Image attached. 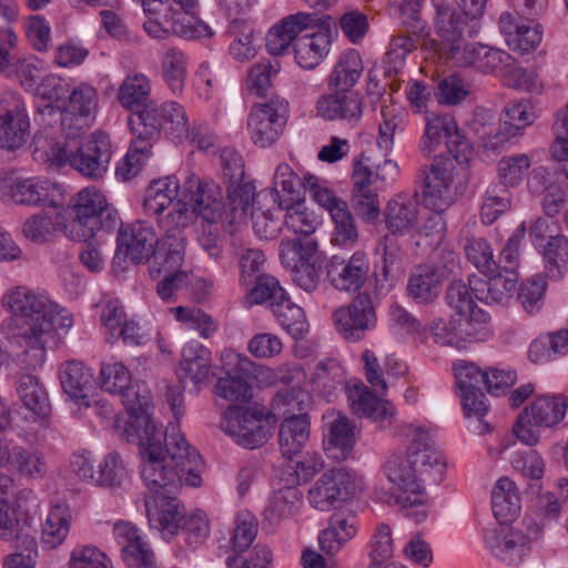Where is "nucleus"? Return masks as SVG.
Returning a JSON list of instances; mask_svg holds the SVG:
<instances>
[{"label": "nucleus", "mask_w": 568, "mask_h": 568, "mask_svg": "<svg viewBox=\"0 0 568 568\" xmlns=\"http://www.w3.org/2000/svg\"><path fill=\"white\" fill-rule=\"evenodd\" d=\"M541 529L538 526L528 527L527 534L521 530L500 527L499 529H486L484 540L486 548L499 561L508 566H517L530 552V542L540 537Z\"/></svg>", "instance_id": "nucleus-15"}, {"label": "nucleus", "mask_w": 568, "mask_h": 568, "mask_svg": "<svg viewBox=\"0 0 568 568\" xmlns=\"http://www.w3.org/2000/svg\"><path fill=\"white\" fill-rule=\"evenodd\" d=\"M303 186L305 191L310 192L313 200L325 209L329 215L334 214L336 210L347 206L346 201L338 197L324 179L306 174L303 176Z\"/></svg>", "instance_id": "nucleus-63"}, {"label": "nucleus", "mask_w": 568, "mask_h": 568, "mask_svg": "<svg viewBox=\"0 0 568 568\" xmlns=\"http://www.w3.org/2000/svg\"><path fill=\"white\" fill-rule=\"evenodd\" d=\"M151 89V80L145 74H128L119 88L118 100L131 114L140 113L154 105L150 102Z\"/></svg>", "instance_id": "nucleus-42"}, {"label": "nucleus", "mask_w": 568, "mask_h": 568, "mask_svg": "<svg viewBox=\"0 0 568 568\" xmlns=\"http://www.w3.org/2000/svg\"><path fill=\"white\" fill-rule=\"evenodd\" d=\"M489 318V315L479 307L467 313L455 314L453 324L457 331L459 348L464 347L465 342L485 341L489 335L487 329Z\"/></svg>", "instance_id": "nucleus-51"}, {"label": "nucleus", "mask_w": 568, "mask_h": 568, "mask_svg": "<svg viewBox=\"0 0 568 568\" xmlns=\"http://www.w3.org/2000/svg\"><path fill=\"white\" fill-rule=\"evenodd\" d=\"M38 560L37 539L28 534L17 536L14 551L3 559V568H36Z\"/></svg>", "instance_id": "nucleus-64"}, {"label": "nucleus", "mask_w": 568, "mask_h": 568, "mask_svg": "<svg viewBox=\"0 0 568 568\" xmlns=\"http://www.w3.org/2000/svg\"><path fill=\"white\" fill-rule=\"evenodd\" d=\"M60 383L63 392L77 404L89 407L88 393L93 386V374L80 361H68L59 371Z\"/></svg>", "instance_id": "nucleus-36"}, {"label": "nucleus", "mask_w": 568, "mask_h": 568, "mask_svg": "<svg viewBox=\"0 0 568 568\" xmlns=\"http://www.w3.org/2000/svg\"><path fill=\"white\" fill-rule=\"evenodd\" d=\"M211 363L212 353L201 343L192 341L183 347L180 368L194 384L210 376Z\"/></svg>", "instance_id": "nucleus-47"}, {"label": "nucleus", "mask_w": 568, "mask_h": 568, "mask_svg": "<svg viewBox=\"0 0 568 568\" xmlns=\"http://www.w3.org/2000/svg\"><path fill=\"white\" fill-rule=\"evenodd\" d=\"M448 153L459 164L467 163L471 154V146L460 132L455 119L449 114H432L426 118L424 133L419 141V150L424 156L429 158L438 148L442 138Z\"/></svg>", "instance_id": "nucleus-13"}, {"label": "nucleus", "mask_w": 568, "mask_h": 568, "mask_svg": "<svg viewBox=\"0 0 568 568\" xmlns=\"http://www.w3.org/2000/svg\"><path fill=\"white\" fill-rule=\"evenodd\" d=\"M544 258L548 278L561 280L568 271V239L562 235L538 247Z\"/></svg>", "instance_id": "nucleus-57"}, {"label": "nucleus", "mask_w": 568, "mask_h": 568, "mask_svg": "<svg viewBox=\"0 0 568 568\" xmlns=\"http://www.w3.org/2000/svg\"><path fill=\"white\" fill-rule=\"evenodd\" d=\"M535 112L528 100H519L507 105L504 120L499 126V140L507 141L523 134L524 130L534 123Z\"/></svg>", "instance_id": "nucleus-49"}, {"label": "nucleus", "mask_w": 568, "mask_h": 568, "mask_svg": "<svg viewBox=\"0 0 568 568\" xmlns=\"http://www.w3.org/2000/svg\"><path fill=\"white\" fill-rule=\"evenodd\" d=\"M531 160L527 154H513L497 163V176L504 187H517L527 178Z\"/></svg>", "instance_id": "nucleus-61"}, {"label": "nucleus", "mask_w": 568, "mask_h": 568, "mask_svg": "<svg viewBox=\"0 0 568 568\" xmlns=\"http://www.w3.org/2000/svg\"><path fill=\"white\" fill-rule=\"evenodd\" d=\"M371 272V262L364 251H355L351 256L333 255L325 265L329 284L339 292L358 293L366 284Z\"/></svg>", "instance_id": "nucleus-19"}, {"label": "nucleus", "mask_w": 568, "mask_h": 568, "mask_svg": "<svg viewBox=\"0 0 568 568\" xmlns=\"http://www.w3.org/2000/svg\"><path fill=\"white\" fill-rule=\"evenodd\" d=\"M318 244L310 236L283 239L280 244V258L284 266H296L297 263L317 261Z\"/></svg>", "instance_id": "nucleus-56"}, {"label": "nucleus", "mask_w": 568, "mask_h": 568, "mask_svg": "<svg viewBox=\"0 0 568 568\" xmlns=\"http://www.w3.org/2000/svg\"><path fill=\"white\" fill-rule=\"evenodd\" d=\"M82 135L67 136L63 140L49 142L44 150L47 160L54 165L69 164L84 178L99 180L106 173L113 150L109 134L95 131L83 142Z\"/></svg>", "instance_id": "nucleus-6"}, {"label": "nucleus", "mask_w": 568, "mask_h": 568, "mask_svg": "<svg viewBox=\"0 0 568 568\" xmlns=\"http://www.w3.org/2000/svg\"><path fill=\"white\" fill-rule=\"evenodd\" d=\"M221 427L239 445L248 449L266 443L270 433L263 410L239 406L225 412Z\"/></svg>", "instance_id": "nucleus-16"}, {"label": "nucleus", "mask_w": 568, "mask_h": 568, "mask_svg": "<svg viewBox=\"0 0 568 568\" xmlns=\"http://www.w3.org/2000/svg\"><path fill=\"white\" fill-rule=\"evenodd\" d=\"M310 418L307 414L285 417L278 432L282 455L292 460L305 447L310 439Z\"/></svg>", "instance_id": "nucleus-40"}, {"label": "nucleus", "mask_w": 568, "mask_h": 568, "mask_svg": "<svg viewBox=\"0 0 568 568\" xmlns=\"http://www.w3.org/2000/svg\"><path fill=\"white\" fill-rule=\"evenodd\" d=\"M186 546L193 550L203 546L211 534V524L207 515L196 509L186 514L180 528Z\"/></svg>", "instance_id": "nucleus-62"}, {"label": "nucleus", "mask_w": 568, "mask_h": 568, "mask_svg": "<svg viewBox=\"0 0 568 568\" xmlns=\"http://www.w3.org/2000/svg\"><path fill=\"white\" fill-rule=\"evenodd\" d=\"M181 197L193 206V213L209 224H215L224 216L222 191L213 181L190 175L183 184Z\"/></svg>", "instance_id": "nucleus-20"}, {"label": "nucleus", "mask_w": 568, "mask_h": 568, "mask_svg": "<svg viewBox=\"0 0 568 568\" xmlns=\"http://www.w3.org/2000/svg\"><path fill=\"white\" fill-rule=\"evenodd\" d=\"M68 92V103L61 112L62 135H83L98 110V91L93 85L81 82Z\"/></svg>", "instance_id": "nucleus-18"}, {"label": "nucleus", "mask_w": 568, "mask_h": 568, "mask_svg": "<svg viewBox=\"0 0 568 568\" xmlns=\"http://www.w3.org/2000/svg\"><path fill=\"white\" fill-rule=\"evenodd\" d=\"M518 275L500 272L489 273L484 277H469V288L475 297L486 304H505L513 296Z\"/></svg>", "instance_id": "nucleus-34"}, {"label": "nucleus", "mask_w": 568, "mask_h": 568, "mask_svg": "<svg viewBox=\"0 0 568 568\" xmlns=\"http://www.w3.org/2000/svg\"><path fill=\"white\" fill-rule=\"evenodd\" d=\"M255 186L251 182L233 185L229 190L227 210L224 211L225 220L231 224H241L248 220L255 200Z\"/></svg>", "instance_id": "nucleus-52"}, {"label": "nucleus", "mask_w": 568, "mask_h": 568, "mask_svg": "<svg viewBox=\"0 0 568 568\" xmlns=\"http://www.w3.org/2000/svg\"><path fill=\"white\" fill-rule=\"evenodd\" d=\"M288 119V102L273 97L265 103L252 106L247 118V132L252 142L261 148L275 143Z\"/></svg>", "instance_id": "nucleus-14"}, {"label": "nucleus", "mask_w": 568, "mask_h": 568, "mask_svg": "<svg viewBox=\"0 0 568 568\" xmlns=\"http://www.w3.org/2000/svg\"><path fill=\"white\" fill-rule=\"evenodd\" d=\"M286 211L283 217V227L290 233L300 236H310L316 229V219L313 212H310L300 201V197L293 202L280 200L276 211L280 213Z\"/></svg>", "instance_id": "nucleus-50"}, {"label": "nucleus", "mask_w": 568, "mask_h": 568, "mask_svg": "<svg viewBox=\"0 0 568 568\" xmlns=\"http://www.w3.org/2000/svg\"><path fill=\"white\" fill-rule=\"evenodd\" d=\"M70 518L68 507L61 505L52 507L42 527V544L48 548L60 546L69 534Z\"/></svg>", "instance_id": "nucleus-59"}, {"label": "nucleus", "mask_w": 568, "mask_h": 568, "mask_svg": "<svg viewBox=\"0 0 568 568\" xmlns=\"http://www.w3.org/2000/svg\"><path fill=\"white\" fill-rule=\"evenodd\" d=\"M181 192L180 181L175 175H168L151 181L145 190L143 201L144 213L151 217L164 213L169 206L175 204Z\"/></svg>", "instance_id": "nucleus-39"}, {"label": "nucleus", "mask_w": 568, "mask_h": 568, "mask_svg": "<svg viewBox=\"0 0 568 568\" xmlns=\"http://www.w3.org/2000/svg\"><path fill=\"white\" fill-rule=\"evenodd\" d=\"M3 305L11 313L2 331L23 348L19 358L28 369L42 367L47 356V344L59 329L70 328L72 316L26 286H17L3 296Z\"/></svg>", "instance_id": "nucleus-2"}, {"label": "nucleus", "mask_w": 568, "mask_h": 568, "mask_svg": "<svg viewBox=\"0 0 568 568\" xmlns=\"http://www.w3.org/2000/svg\"><path fill=\"white\" fill-rule=\"evenodd\" d=\"M459 67H473L483 73H497L509 64L511 55L503 50L483 44H465L449 58Z\"/></svg>", "instance_id": "nucleus-31"}, {"label": "nucleus", "mask_w": 568, "mask_h": 568, "mask_svg": "<svg viewBox=\"0 0 568 568\" xmlns=\"http://www.w3.org/2000/svg\"><path fill=\"white\" fill-rule=\"evenodd\" d=\"M357 493V484L353 474L344 468H333L312 485L308 490L311 506L321 511H328L337 504L345 503Z\"/></svg>", "instance_id": "nucleus-17"}, {"label": "nucleus", "mask_w": 568, "mask_h": 568, "mask_svg": "<svg viewBox=\"0 0 568 568\" xmlns=\"http://www.w3.org/2000/svg\"><path fill=\"white\" fill-rule=\"evenodd\" d=\"M366 549L369 558L367 568H378L389 561L394 554L392 527L386 523H378L372 530Z\"/></svg>", "instance_id": "nucleus-58"}, {"label": "nucleus", "mask_w": 568, "mask_h": 568, "mask_svg": "<svg viewBox=\"0 0 568 568\" xmlns=\"http://www.w3.org/2000/svg\"><path fill=\"white\" fill-rule=\"evenodd\" d=\"M141 477L150 491L144 499L149 527L171 541L186 515L176 494L183 484L201 486L202 457L174 423L165 429L164 447L161 440L149 444L141 447Z\"/></svg>", "instance_id": "nucleus-1"}, {"label": "nucleus", "mask_w": 568, "mask_h": 568, "mask_svg": "<svg viewBox=\"0 0 568 568\" xmlns=\"http://www.w3.org/2000/svg\"><path fill=\"white\" fill-rule=\"evenodd\" d=\"M398 436L408 442L407 458L390 457L384 473L394 486L397 505L403 508L425 505L428 498L423 484H440L446 463L426 428L405 424L399 427Z\"/></svg>", "instance_id": "nucleus-3"}, {"label": "nucleus", "mask_w": 568, "mask_h": 568, "mask_svg": "<svg viewBox=\"0 0 568 568\" xmlns=\"http://www.w3.org/2000/svg\"><path fill=\"white\" fill-rule=\"evenodd\" d=\"M329 417H333V419L326 422L325 450L328 457L344 460L349 456L355 445L354 426L346 416L339 413L336 416L334 413L324 415L325 419Z\"/></svg>", "instance_id": "nucleus-37"}, {"label": "nucleus", "mask_w": 568, "mask_h": 568, "mask_svg": "<svg viewBox=\"0 0 568 568\" xmlns=\"http://www.w3.org/2000/svg\"><path fill=\"white\" fill-rule=\"evenodd\" d=\"M568 398L562 394H547L534 398L518 415L514 435L525 445L535 446L540 440V428H555L566 417Z\"/></svg>", "instance_id": "nucleus-10"}, {"label": "nucleus", "mask_w": 568, "mask_h": 568, "mask_svg": "<svg viewBox=\"0 0 568 568\" xmlns=\"http://www.w3.org/2000/svg\"><path fill=\"white\" fill-rule=\"evenodd\" d=\"M12 106L0 113V148L14 151L27 142L30 135V121L22 100L10 94Z\"/></svg>", "instance_id": "nucleus-29"}, {"label": "nucleus", "mask_w": 568, "mask_h": 568, "mask_svg": "<svg viewBox=\"0 0 568 568\" xmlns=\"http://www.w3.org/2000/svg\"><path fill=\"white\" fill-rule=\"evenodd\" d=\"M363 73V62L355 49L342 52L328 78V90L352 91Z\"/></svg>", "instance_id": "nucleus-44"}, {"label": "nucleus", "mask_w": 568, "mask_h": 568, "mask_svg": "<svg viewBox=\"0 0 568 568\" xmlns=\"http://www.w3.org/2000/svg\"><path fill=\"white\" fill-rule=\"evenodd\" d=\"M159 239L153 227L144 221L121 225L116 237V255H124L134 263L148 261L151 256L156 263Z\"/></svg>", "instance_id": "nucleus-22"}, {"label": "nucleus", "mask_w": 568, "mask_h": 568, "mask_svg": "<svg viewBox=\"0 0 568 568\" xmlns=\"http://www.w3.org/2000/svg\"><path fill=\"white\" fill-rule=\"evenodd\" d=\"M113 535L121 548V557L131 568H153L155 554L140 530L126 521L116 523Z\"/></svg>", "instance_id": "nucleus-28"}, {"label": "nucleus", "mask_w": 568, "mask_h": 568, "mask_svg": "<svg viewBox=\"0 0 568 568\" xmlns=\"http://www.w3.org/2000/svg\"><path fill=\"white\" fill-rule=\"evenodd\" d=\"M375 255L379 256V261L375 262L373 275L375 280V293L379 294L392 287V273L395 268H398L402 263V251L395 239L385 235L377 243Z\"/></svg>", "instance_id": "nucleus-38"}, {"label": "nucleus", "mask_w": 568, "mask_h": 568, "mask_svg": "<svg viewBox=\"0 0 568 568\" xmlns=\"http://www.w3.org/2000/svg\"><path fill=\"white\" fill-rule=\"evenodd\" d=\"M272 312L277 323L294 339L303 338L308 332V323L303 308L293 303L287 296L280 302H273Z\"/></svg>", "instance_id": "nucleus-54"}, {"label": "nucleus", "mask_w": 568, "mask_h": 568, "mask_svg": "<svg viewBox=\"0 0 568 568\" xmlns=\"http://www.w3.org/2000/svg\"><path fill=\"white\" fill-rule=\"evenodd\" d=\"M317 12L298 11L276 22L266 34V49L273 55L284 54L294 42L296 63L313 70L327 57L331 32Z\"/></svg>", "instance_id": "nucleus-4"}, {"label": "nucleus", "mask_w": 568, "mask_h": 568, "mask_svg": "<svg viewBox=\"0 0 568 568\" xmlns=\"http://www.w3.org/2000/svg\"><path fill=\"white\" fill-rule=\"evenodd\" d=\"M302 505V495L296 487H284L277 490L265 508V518L272 523L290 518L295 515Z\"/></svg>", "instance_id": "nucleus-60"}, {"label": "nucleus", "mask_w": 568, "mask_h": 568, "mask_svg": "<svg viewBox=\"0 0 568 568\" xmlns=\"http://www.w3.org/2000/svg\"><path fill=\"white\" fill-rule=\"evenodd\" d=\"M252 367L253 363L248 358L236 355V368L243 375L227 373L220 377L214 387L215 395L230 402H247L252 397V386L245 374H251Z\"/></svg>", "instance_id": "nucleus-43"}, {"label": "nucleus", "mask_w": 568, "mask_h": 568, "mask_svg": "<svg viewBox=\"0 0 568 568\" xmlns=\"http://www.w3.org/2000/svg\"><path fill=\"white\" fill-rule=\"evenodd\" d=\"M162 78L174 94L182 92L187 77V57L178 48H168L161 55Z\"/></svg>", "instance_id": "nucleus-55"}, {"label": "nucleus", "mask_w": 568, "mask_h": 568, "mask_svg": "<svg viewBox=\"0 0 568 568\" xmlns=\"http://www.w3.org/2000/svg\"><path fill=\"white\" fill-rule=\"evenodd\" d=\"M333 322L336 331L344 338L353 342L361 341L376 323V314L371 296L366 293H359L349 305L335 310Z\"/></svg>", "instance_id": "nucleus-21"}, {"label": "nucleus", "mask_w": 568, "mask_h": 568, "mask_svg": "<svg viewBox=\"0 0 568 568\" xmlns=\"http://www.w3.org/2000/svg\"><path fill=\"white\" fill-rule=\"evenodd\" d=\"M385 225L393 234H407L413 231L425 234V223L420 225V201L417 191L400 192L392 196L384 211Z\"/></svg>", "instance_id": "nucleus-23"}, {"label": "nucleus", "mask_w": 568, "mask_h": 568, "mask_svg": "<svg viewBox=\"0 0 568 568\" xmlns=\"http://www.w3.org/2000/svg\"><path fill=\"white\" fill-rule=\"evenodd\" d=\"M101 387L121 397L129 413L124 434L129 442H136L140 447L161 440V433L152 422L149 409L152 404L151 393L139 386H132L129 368L116 361L104 362L100 368Z\"/></svg>", "instance_id": "nucleus-5"}, {"label": "nucleus", "mask_w": 568, "mask_h": 568, "mask_svg": "<svg viewBox=\"0 0 568 568\" xmlns=\"http://www.w3.org/2000/svg\"><path fill=\"white\" fill-rule=\"evenodd\" d=\"M191 216L187 203L182 197L164 213L153 216L163 232L158 242L156 264L175 268L184 261L186 239L183 229L189 225Z\"/></svg>", "instance_id": "nucleus-11"}, {"label": "nucleus", "mask_w": 568, "mask_h": 568, "mask_svg": "<svg viewBox=\"0 0 568 568\" xmlns=\"http://www.w3.org/2000/svg\"><path fill=\"white\" fill-rule=\"evenodd\" d=\"M0 468L28 478H43L48 466L39 449H28L4 435L0 442Z\"/></svg>", "instance_id": "nucleus-26"}, {"label": "nucleus", "mask_w": 568, "mask_h": 568, "mask_svg": "<svg viewBox=\"0 0 568 568\" xmlns=\"http://www.w3.org/2000/svg\"><path fill=\"white\" fill-rule=\"evenodd\" d=\"M444 272L434 265H419L414 268L407 282V294L417 304H430L440 294Z\"/></svg>", "instance_id": "nucleus-35"}, {"label": "nucleus", "mask_w": 568, "mask_h": 568, "mask_svg": "<svg viewBox=\"0 0 568 568\" xmlns=\"http://www.w3.org/2000/svg\"><path fill=\"white\" fill-rule=\"evenodd\" d=\"M436 8L435 31L439 42L435 47L429 43L427 49L443 52L447 58L453 57L466 44V40L478 34L480 23L466 17L459 10L450 7L449 0H432Z\"/></svg>", "instance_id": "nucleus-12"}, {"label": "nucleus", "mask_w": 568, "mask_h": 568, "mask_svg": "<svg viewBox=\"0 0 568 568\" xmlns=\"http://www.w3.org/2000/svg\"><path fill=\"white\" fill-rule=\"evenodd\" d=\"M498 24L508 48L513 51L526 53L536 49L541 42L542 30L534 21L520 22L513 13L503 12Z\"/></svg>", "instance_id": "nucleus-32"}, {"label": "nucleus", "mask_w": 568, "mask_h": 568, "mask_svg": "<svg viewBox=\"0 0 568 568\" xmlns=\"http://www.w3.org/2000/svg\"><path fill=\"white\" fill-rule=\"evenodd\" d=\"M358 520L351 510H339L331 515L327 527L318 535L320 549L335 556L357 534Z\"/></svg>", "instance_id": "nucleus-30"}, {"label": "nucleus", "mask_w": 568, "mask_h": 568, "mask_svg": "<svg viewBox=\"0 0 568 568\" xmlns=\"http://www.w3.org/2000/svg\"><path fill=\"white\" fill-rule=\"evenodd\" d=\"M407 112L397 104H384L381 108V122L378 125L377 145L384 152H390L394 148L396 133L405 129Z\"/></svg>", "instance_id": "nucleus-53"}, {"label": "nucleus", "mask_w": 568, "mask_h": 568, "mask_svg": "<svg viewBox=\"0 0 568 568\" xmlns=\"http://www.w3.org/2000/svg\"><path fill=\"white\" fill-rule=\"evenodd\" d=\"M3 201H13L27 205H52L60 186L40 178L9 179L0 185Z\"/></svg>", "instance_id": "nucleus-25"}, {"label": "nucleus", "mask_w": 568, "mask_h": 568, "mask_svg": "<svg viewBox=\"0 0 568 568\" xmlns=\"http://www.w3.org/2000/svg\"><path fill=\"white\" fill-rule=\"evenodd\" d=\"M388 3L402 22L417 37V41L422 45L429 43L435 47L436 42L430 36V28L420 17L423 0H388Z\"/></svg>", "instance_id": "nucleus-46"}, {"label": "nucleus", "mask_w": 568, "mask_h": 568, "mask_svg": "<svg viewBox=\"0 0 568 568\" xmlns=\"http://www.w3.org/2000/svg\"><path fill=\"white\" fill-rule=\"evenodd\" d=\"M346 393L353 414L372 419L379 428H386L393 424L396 415L395 406L388 400L379 399L362 382L349 383Z\"/></svg>", "instance_id": "nucleus-27"}, {"label": "nucleus", "mask_w": 568, "mask_h": 568, "mask_svg": "<svg viewBox=\"0 0 568 568\" xmlns=\"http://www.w3.org/2000/svg\"><path fill=\"white\" fill-rule=\"evenodd\" d=\"M310 382L314 392L331 402L345 384V372L336 359H325L317 363Z\"/></svg>", "instance_id": "nucleus-45"}, {"label": "nucleus", "mask_w": 568, "mask_h": 568, "mask_svg": "<svg viewBox=\"0 0 568 568\" xmlns=\"http://www.w3.org/2000/svg\"><path fill=\"white\" fill-rule=\"evenodd\" d=\"M316 113L326 121H341L351 128L357 126L363 118L364 101L354 91L328 90L316 101Z\"/></svg>", "instance_id": "nucleus-24"}, {"label": "nucleus", "mask_w": 568, "mask_h": 568, "mask_svg": "<svg viewBox=\"0 0 568 568\" xmlns=\"http://www.w3.org/2000/svg\"><path fill=\"white\" fill-rule=\"evenodd\" d=\"M422 201L430 211L425 222V235H437L439 239L446 230L445 213L458 199L454 175L442 160L426 166L423 171Z\"/></svg>", "instance_id": "nucleus-9"}, {"label": "nucleus", "mask_w": 568, "mask_h": 568, "mask_svg": "<svg viewBox=\"0 0 568 568\" xmlns=\"http://www.w3.org/2000/svg\"><path fill=\"white\" fill-rule=\"evenodd\" d=\"M67 214L71 221L64 226L65 233L77 241L91 240L98 231L112 232L120 221L118 211L94 187L78 192L70 200Z\"/></svg>", "instance_id": "nucleus-8"}, {"label": "nucleus", "mask_w": 568, "mask_h": 568, "mask_svg": "<svg viewBox=\"0 0 568 568\" xmlns=\"http://www.w3.org/2000/svg\"><path fill=\"white\" fill-rule=\"evenodd\" d=\"M17 392L23 406L34 416L41 418L48 416L51 410L48 392L37 376L31 374L20 376Z\"/></svg>", "instance_id": "nucleus-48"}, {"label": "nucleus", "mask_w": 568, "mask_h": 568, "mask_svg": "<svg viewBox=\"0 0 568 568\" xmlns=\"http://www.w3.org/2000/svg\"><path fill=\"white\" fill-rule=\"evenodd\" d=\"M135 151L150 152L152 142L163 132L172 141L191 136L190 122L183 105L175 101L155 104L129 116Z\"/></svg>", "instance_id": "nucleus-7"}, {"label": "nucleus", "mask_w": 568, "mask_h": 568, "mask_svg": "<svg viewBox=\"0 0 568 568\" xmlns=\"http://www.w3.org/2000/svg\"><path fill=\"white\" fill-rule=\"evenodd\" d=\"M398 174L399 168L392 160L387 159L374 168L368 163V160H355L352 173V189L378 193L384 186L394 183Z\"/></svg>", "instance_id": "nucleus-33"}, {"label": "nucleus", "mask_w": 568, "mask_h": 568, "mask_svg": "<svg viewBox=\"0 0 568 568\" xmlns=\"http://www.w3.org/2000/svg\"><path fill=\"white\" fill-rule=\"evenodd\" d=\"M521 508L520 496L514 480L500 477L491 490V510L495 518L506 525L514 520Z\"/></svg>", "instance_id": "nucleus-41"}]
</instances>
